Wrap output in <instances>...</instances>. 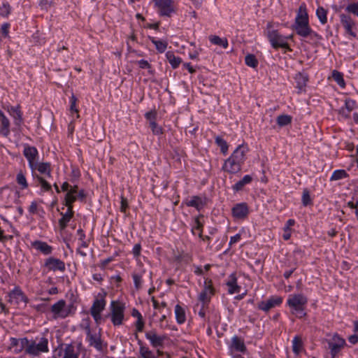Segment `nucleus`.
<instances>
[{"label": "nucleus", "mask_w": 358, "mask_h": 358, "mask_svg": "<svg viewBox=\"0 0 358 358\" xmlns=\"http://www.w3.org/2000/svg\"><path fill=\"white\" fill-rule=\"evenodd\" d=\"M292 350L296 355H299L302 350L303 343L301 339L296 336L292 341Z\"/></svg>", "instance_id": "nucleus-37"}, {"label": "nucleus", "mask_w": 358, "mask_h": 358, "mask_svg": "<svg viewBox=\"0 0 358 358\" xmlns=\"http://www.w3.org/2000/svg\"><path fill=\"white\" fill-rule=\"evenodd\" d=\"M33 245L36 250L45 255H49L52 252V247L45 242L37 241L33 243Z\"/></svg>", "instance_id": "nucleus-30"}, {"label": "nucleus", "mask_w": 358, "mask_h": 358, "mask_svg": "<svg viewBox=\"0 0 358 358\" xmlns=\"http://www.w3.org/2000/svg\"><path fill=\"white\" fill-rule=\"evenodd\" d=\"M316 15H317L320 22L322 24H324L327 23V10H325L323 7L320 6V7H318V8L316 10Z\"/></svg>", "instance_id": "nucleus-38"}, {"label": "nucleus", "mask_w": 358, "mask_h": 358, "mask_svg": "<svg viewBox=\"0 0 358 358\" xmlns=\"http://www.w3.org/2000/svg\"><path fill=\"white\" fill-rule=\"evenodd\" d=\"M340 17L341 24L345 28L346 32L352 36L355 37L356 34L352 31V29L355 24L354 20L351 18L350 16L345 14H341Z\"/></svg>", "instance_id": "nucleus-17"}, {"label": "nucleus", "mask_w": 358, "mask_h": 358, "mask_svg": "<svg viewBox=\"0 0 358 358\" xmlns=\"http://www.w3.org/2000/svg\"><path fill=\"white\" fill-rule=\"evenodd\" d=\"M111 321L115 326L120 325L124 319V305L119 301H112L111 305Z\"/></svg>", "instance_id": "nucleus-5"}, {"label": "nucleus", "mask_w": 358, "mask_h": 358, "mask_svg": "<svg viewBox=\"0 0 358 358\" xmlns=\"http://www.w3.org/2000/svg\"><path fill=\"white\" fill-rule=\"evenodd\" d=\"M19 343H20V339L15 338H10V347L11 348H19Z\"/></svg>", "instance_id": "nucleus-63"}, {"label": "nucleus", "mask_w": 358, "mask_h": 358, "mask_svg": "<svg viewBox=\"0 0 358 358\" xmlns=\"http://www.w3.org/2000/svg\"><path fill=\"white\" fill-rule=\"evenodd\" d=\"M229 287V294H236L240 292L241 287L237 285V279L235 274L232 273L229 276V280L227 282Z\"/></svg>", "instance_id": "nucleus-27"}, {"label": "nucleus", "mask_w": 358, "mask_h": 358, "mask_svg": "<svg viewBox=\"0 0 358 358\" xmlns=\"http://www.w3.org/2000/svg\"><path fill=\"white\" fill-rule=\"evenodd\" d=\"M62 218L59 220V225L61 230H64L67 224L69 222L71 219L73 217L74 215V212L73 210L72 207H67V211L65 213H62Z\"/></svg>", "instance_id": "nucleus-21"}, {"label": "nucleus", "mask_w": 358, "mask_h": 358, "mask_svg": "<svg viewBox=\"0 0 358 358\" xmlns=\"http://www.w3.org/2000/svg\"><path fill=\"white\" fill-rule=\"evenodd\" d=\"M282 299L280 296H272L266 301H262L259 304V308L264 311H268L270 309L282 303Z\"/></svg>", "instance_id": "nucleus-14"}, {"label": "nucleus", "mask_w": 358, "mask_h": 358, "mask_svg": "<svg viewBox=\"0 0 358 358\" xmlns=\"http://www.w3.org/2000/svg\"><path fill=\"white\" fill-rule=\"evenodd\" d=\"M294 78L296 83V87L300 90L306 87L308 80V76L306 74L302 73H296Z\"/></svg>", "instance_id": "nucleus-29"}, {"label": "nucleus", "mask_w": 358, "mask_h": 358, "mask_svg": "<svg viewBox=\"0 0 358 358\" xmlns=\"http://www.w3.org/2000/svg\"><path fill=\"white\" fill-rule=\"evenodd\" d=\"M135 325H136V331L141 332L143 330V327H144V322H143V318H140L139 320H137Z\"/></svg>", "instance_id": "nucleus-59"}, {"label": "nucleus", "mask_w": 358, "mask_h": 358, "mask_svg": "<svg viewBox=\"0 0 358 358\" xmlns=\"http://www.w3.org/2000/svg\"><path fill=\"white\" fill-rule=\"evenodd\" d=\"M241 239V235L240 234H236L235 236L231 237L229 244L232 245L237 242H238Z\"/></svg>", "instance_id": "nucleus-64"}, {"label": "nucleus", "mask_w": 358, "mask_h": 358, "mask_svg": "<svg viewBox=\"0 0 358 358\" xmlns=\"http://www.w3.org/2000/svg\"><path fill=\"white\" fill-rule=\"evenodd\" d=\"M80 351L71 344L66 345L64 349L60 350L59 356L61 358H78Z\"/></svg>", "instance_id": "nucleus-15"}, {"label": "nucleus", "mask_w": 358, "mask_h": 358, "mask_svg": "<svg viewBox=\"0 0 358 358\" xmlns=\"http://www.w3.org/2000/svg\"><path fill=\"white\" fill-rule=\"evenodd\" d=\"M209 40L212 43L222 46L224 48L228 47V41L226 38H220L218 36H210Z\"/></svg>", "instance_id": "nucleus-33"}, {"label": "nucleus", "mask_w": 358, "mask_h": 358, "mask_svg": "<svg viewBox=\"0 0 358 358\" xmlns=\"http://www.w3.org/2000/svg\"><path fill=\"white\" fill-rule=\"evenodd\" d=\"M54 4L53 1L48 0H41L39 6L42 9L48 10L50 7Z\"/></svg>", "instance_id": "nucleus-55"}, {"label": "nucleus", "mask_w": 358, "mask_h": 358, "mask_svg": "<svg viewBox=\"0 0 358 358\" xmlns=\"http://www.w3.org/2000/svg\"><path fill=\"white\" fill-rule=\"evenodd\" d=\"M35 169H37L41 173H46L48 177H50V167L49 163L36 164Z\"/></svg>", "instance_id": "nucleus-44"}, {"label": "nucleus", "mask_w": 358, "mask_h": 358, "mask_svg": "<svg viewBox=\"0 0 358 358\" xmlns=\"http://www.w3.org/2000/svg\"><path fill=\"white\" fill-rule=\"evenodd\" d=\"M45 266L50 271H59L64 272L65 271V264L59 259L55 257H49L45 260Z\"/></svg>", "instance_id": "nucleus-13"}, {"label": "nucleus", "mask_w": 358, "mask_h": 358, "mask_svg": "<svg viewBox=\"0 0 358 358\" xmlns=\"http://www.w3.org/2000/svg\"><path fill=\"white\" fill-rule=\"evenodd\" d=\"M9 301L10 302H14L16 304L20 303V302H24L27 303V298L24 294L22 291L18 288H15L12 292L9 293Z\"/></svg>", "instance_id": "nucleus-18"}, {"label": "nucleus", "mask_w": 358, "mask_h": 358, "mask_svg": "<svg viewBox=\"0 0 358 358\" xmlns=\"http://www.w3.org/2000/svg\"><path fill=\"white\" fill-rule=\"evenodd\" d=\"M10 12V8L9 5L3 4V6L0 7V15L1 16H7Z\"/></svg>", "instance_id": "nucleus-56"}, {"label": "nucleus", "mask_w": 358, "mask_h": 358, "mask_svg": "<svg viewBox=\"0 0 358 358\" xmlns=\"http://www.w3.org/2000/svg\"><path fill=\"white\" fill-rule=\"evenodd\" d=\"M151 41L153 44H155L156 49L159 52L162 53L166 50V49L167 48V45H168L167 42L164 41L156 40L154 38H152L151 39Z\"/></svg>", "instance_id": "nucleus-41"}, {"label": "nucleus", "mask_w": 358, "mask_h": 358, "mask_svg": "<svg viewBox=\"0 0 358 358\" xmlns=\"http://www.w3.org/2000/svg\"><path fill=\"white\" fill-rule=\"evenodd\" d=\"M252 178L250 176L246 175L241 180L237 182L234 186L233 189L235 191H240L243 189V187L251 182Z\"/></svg>", "instance_id": "nucleus-32"}, {"label": "nucleus", "mask_w": 358, "mask_h": 358, "mask_svg": "<svg viewBox=\"0 0 358 358\" xmlns=\"http://www.w3.org/2000/svg\"><path fill=\"white\" fill-rule=\"evenodd\" d=\"M175 314L177 322L179 324H182L186 320L185 313L184 309L180 306L176 305L175 307Z\"/></svg>", "instance_id": "nucleus-34"}, {"label": "nucleus", "mask_w": 358, "mask_h": 358, "mask_svg": "<svg viewBox=\"0 0 358 358\" xmlns=\"http://www.w3.org/2000/svg\"><path fill=\"white\" fill-rule=\"evenodd\" d=\"M308 23V16L306 12V8L304 6H301L299 8L297 16L295 19V24H305Z\"/></svg>", "instance_id": "nucleus-23"}, {"label": "nucleus", "mask_w": 358, "mask_h": 358, "mask_svg": "<svg viewBox=\"0 0 358 358\" xmlns=\"http://www.w3.org/2000/svg\"><path fill=\"white\" fill-rule=\"evenodd\" d=\"M24 155L27 159L30 167L34 169L36 166L35 164L36 158L38 155V151L36 148L27 146L24 149Z\"/></svg>", "instance_id": "nucleus-16"}, {"label": "nucleus", "mask_w": 358, "mask_h": 358, "mask_svg": "<svg viewBox=\"0 0 358 358\" xmlns=\"http://www.w3.org/2000/svg\"><path fill=\"white\" fill-rule=\"evenodd\" d=\"M185 204L187 206L194 207L197 210H200L204 206L205 201L198 196H193L185 201Z\"/></svg>", "instance_id": "nucleus-24"}, {"label": "nucleus", "mask_w": 358, "mask_h": 358, "mask_svg": "<svg viewBox=\"0 0 358 358\" xmlns=\"http://www.w3.org/2000/svg\"><path fill=\"white\" fill-rule=\"evenodd\" d=\"M0 117H1L0 133L4 136H8L10 134L9 120L5 116L3 113L1 111H0Z\"/></svg>", "instance_id": "nucleus-26"}, {"label": "nucleus", "mask_w": 358, "mask_h": 358, "mask_svg": "<svg viewBox=\"0 0 358 358\" xmlns=\"http://www.w3.org/2000/svg\"><path fill=\"white\" fill-rule=\"evenodd\" d=\"M294 29L298 35L304 38L308 37V34H312L309 24L294 25Z\"/></svg>", "instance_id": "nucleus-28"}, {"label": "nucleus", "mask_w": 358, "mask_h": 358, "mask_svg": "<svg viewBox=\"0 0 358 358\" xmlns=\"http://www.w3.org/2000/svg\"><path fill=\"white\" fill-rule=\"evenodd\" d=\"M156 115V112L155 111H150L145 113V117L149 121V123L155 122Z\"/></svg>", "instance_id": "nucleus-58"}, {"label": "nucleus", "mask_w": 358, "mask_h": 358, "mask_svg": "<svg viewBox=\"0 0 358 358\" xmlns=\"http://www.w3.org/2000/svg\"><path fill=\"white\" fill-rule=\"evenodd\" d=\"M30 342L31 341L28 340L27 338H20L19 348L15 349V352L16 353H19L24 349L26 351L30 344Z\"/></svg>", "instance_id": "nucleus-46"}, {"label": "nucleus", "mask_w": 358, "mask_h": 358, "mask_svg": "<svg viewBox=\"0 0 358 358\" xmlns=\"http://www.w3.org/2000/svg\"><path fill=\"white\" fill-rule=\"evenodd\" d=\"M346 10L358 16V2L349 4L346 7Z\"/></svg>", "instance_id": "nucleus-53"}, {"label": "nucleus", "mask_w": 358, "mask_h": 358, "mask_svg": "<svg viewBox=\"0 0 358 358\" xmlns=\"http://www.w3.org/2000/svg\"><path fill=\"white\" fill-rule=\"evenodd\" d=\"M145 338L150 341L153 348L162 347L166 336L165 335H158L156 331L152 330L145 333Z\"/></svg>", "instance_id": "nucleus-12"}, {"label": "nucleus", "mask_w": 358, "mask_h": 358, "mask_svg": "<svg viewBox=\"0 0 358 358\" xmlns=\"http://www.w3.org/2000/svg\"><path fill=\"white\" fill-rule=\"evenodd\" d=\"M141 246L140 244H136L133 248V254L135 257H138L141 254Z\"/></svg>", "instance_id": "nucleus-62"}, {"label": "nucleus", "mask_w": 358, "mask_h": 358, "mask_svg": "<svg viewBox=\"0 0 358 358\" xmlns=\"http://www.w3.org/2000/svg\"><path fill=\"white\" fill-rule=\"evenodd\" d=\"M68 192L73 193V194H78V197L80 198V200L83 201L85 199L86 194L85 193V191L83 189H78V185H73L70 187V189Z\"/></svg>", "instance_id": "nucleus-47"}, {"label": "nucleus", "mask_w": 358, "mask_h": 358, "mask_svg": "<svg viewBox=\"0 0 358 358\" xmlns=\"http://www.w3.org/2000/svg\"><path fill=\"white\" fill-rule=\"evenodd\" d=\"M348 176V174L345 170L339 169L334 171L331 176V180H338L345 178Z\"/></svg>", "instance_id": "nucleus-39"}, {"label": "nucleus", "mask_w": 358, "mask_h": 358, "mask_svg": "<svg viewBox=\"0 0 358 358\" xmlns=\"http://www.w3.org/2000/svg\"><path fill=\"white\" fill-rule=\"evenodd\" d=\"M302 203H303V206H305L311 203L310 194L307 189H305L303 192Z\"/></svg>", "instance_id": "nucleus-52"}, {"label": "nucleus", "mask_w": 358, "mask_h": 358, "mask_svg": "<svg viewBox=\"0 0 358 358\" xmlns=\"http://www.w3.org/2000/svg\"><path fill=\"white\" fill-rule=\"evenodd\" d=\"M132 278L134 280L135 287L136 289H139L141 286L142 276L136 273H133Z\"/></svg>", "instance_id": "nucleus-54"}, {"label": "nucleus", "mask_w": 358, "mask_h": 358, "mask_svg": "<svg viewBox=\"0 0 358 358\" xmlns=\"http://www.w3.org/2000/svg\"><path fill=\"white\" fill-rule=\"evenodd\" d=\"M137 63L141 69H150L151 68L150 64L146 60L141 59L140 61H138Z\"/></svg>", "instance_id": "nucleus-60"}, {"label": "nucleus", "mask_w": 358, "mask_h": 358, "mask_svg": "<svg viewBox=\"0 0 358 358\" xmlns=\"http://www.w3.org/2000/svg\"><path fill=\"white\" fill-rule=\"evenodd\" d=\"M248 151L246 145H239L231 155L225 160L222 169L229 173H236L241 170L245 160V154Z\"/></svg>", "instance_id": "nucleus-1"}, {"label": "nucleus", "mask_w": 358, "mask_h": 358, "mask_svg": "<svg viewBox=\"0 0 358 358\" xmlns=\"http://www.w3.org/2000/svg\"><path fill=\"white\" fill-rule=\"evenodd\" d=\"M9 27H10V24L8 23H4L2 24L1 31V34L4 36V37H7L8 36Z\"/></svg>", "instance_id": "nucleus-61"}, {"label": "nucleus", "mask_w": 358, "mask_h": 358, "mask_svg": "<svg viewBox=\"0 0 358 358\" xmlns=\"http://www.w3.org/2000/svg\"><path fill=\"white\" fill-rule=\"evenodd\" d=\"M232 215L236 220H244L249 213L248 206L246 203H240L236 204L232 208Z\"/></svg>", "instance_id": "nucleus-11"}, {"label": "nucleus", "mask_w": 358, "mask_h": 358, "mask_svg": "<svg viewBox=\"0 0 358 358\" xmlns=\"http://www.w3.org/2000/svg\"><path fill=\"white\" fill-rule=\"evenodd\" d=\"M149 126L151 128L153 134L161 135L163 134V129L158 125L156 122H150Z\"/></svg>", "instance_id": "nucleus-49"}, {"label": "nucleus", "mask_w": 358, "mask_h": 358, "mask_svg": "<svg viewBox=\"0 0 358 358\" xmlns=\"http://www.w3.org/2000/svg\"><path fill=\"white\" fill-rule=\"evenodd\" d=\"M245 62L248 66L252 68L257 67L258 64L257 59H256L255 56L252 54H249L245 56Z\"/></svg>", "instance_id": "nucleus-45"}, {"label": "nucleus", "mask_w": 358, "mask_h": 358, "mask_svg": "<svg viewBox=\"0 0 358 358\" xmlns=\"http://www.w3.org/2000/svg\"><path fill=\"white\" fill-rule=\"evenodd\" d=\"M17 182L20 185L22 186V189L27 188L28 186L26 178L22 172H20L17 173Z\"/></svg>", "instance_id": "nucleus-50"}, {"label": "nucleus", "mask_w": 358, "mask_h": 358, "mask_svg": "<svg viewBox=\"0 0 358 358\" xmlns=\"http://www.w3.org/2000/svg\"><path fill=\"white\" fill-rule=\"evenodd\" d=\"M292 122V117L287 115H279L277 117V123L279 126L283 127L290 124Z\"/></svg>", "instance_id": "nucleus-43"}, {"label": "nucleus", "mask_w": 358, "mask_h": 358, "mask_svg": "<svg viewBox=\"0 0 358 358\" xmlns=\"http://www.w3.org/2000/svg\"><path fill=\"white\" fill-rule=\"evenodd\" d=\"M37 179H38L41 187L45 191L51 190V185L43 178L37 176Z\"/></svg>", "instance_id": "nucleus-51"}, {"label": "nucleus", "mask_w": 358, "mask_h": 358, "mask_svg": "<svg viewBox=\"0 0 358 358\" xmlns=\"http://www.w3.org/2000/svg\"><path fill=\"white\" fill-rule=\"evenodd\" d=\"M308 303V299L302 294H293L288 296L287 305L291 308V313L301 318L306 315L304 310Z\"/></svg>", "instance_id": "nucleus-2"}, {"label": "nucleus", "mask_w": 358, "mask_h": 358, "mask_svg": "<svg viewBox=\"0 0 358 358\" xmlns=\"http://www.w3.org/2000/svg\"><path fill=\"white\" fill-rule=\"evenodd\" d=\"M48 340L42 337L38 343L34 340L31 341L28 348L26 350V354L31 356H38L42 352H48Z\"/></svg>", "instance_id": "nucleus-4"}, {"label": "nucleus", "mask_w": 358, "mask_h": 358, "mask_svg": "<svg viewBox=\"0 0 358 358\" xmlns=\"http://www.w3.org/2000/svg\"><path fill=\"white\" fill-rule=\"evenodd\" d=\"M139 345V357L140 358H158L149 348L145 346L141 340L138 341Z\"/></svg>", "instance_id": "nucleus-25"}, {"label": "nucleus", "mask_w": 358, "mask_h": 358, "mask_svg": "<svg viewBox=\"0 0 358 358\" xmlns=\"http://www.w3.org/2000/svg\"><path fill=\"white\" fill-rule=\"evenodd\" d=\"M215 143L220 148L221 152L224 155H226L228 151V148H229L227 141H224L220 136H216L215 137Z\"/></svg>", "instance_id": "nucleus-40"}, {"label": "nucleus", "mask_w": 358, "mask_h": 358, "mask_svg": "<svg viewBox=\"0 0 358 358\" xmlns=\"http://www.w3.org/2000/svg\"><path fill=\"white\" fill-rule=\"evenodd\" d=\"M356 107V101L350 99H346L345 100V107L341 108L338 113L343 117L347 118L349 117L350 112Z\"/></svg>", "instance_id": "nucleus-22"}, {"label": "nucleus", "mask_w": 358, "mask_h": 358, "mask_svg": "<svg viewBox=\"0 0 358 358\" xmlns=\"http://www.w3.org/2000/svg\"><path fill=\"white\" fill-rule=\"evenodd\" d=\"M232 347L239 352H243L245 350L243 341L237 336L232 338Z\"/></svg>", "instance_id": "nucleus-36"}, {"label": "nucleus", "mask_w": 358, "mask_h": 358, "mask_svg": "<svg viewBox=\"0 0 358 358\" xmlns=\"http://www.w3.org/2000/svg\"><path fill=\"white\" fill-rule=\"evenodd\" d=\"M328 348L330 350L331 358H335L338 352L346 345L345 339L334 334L331 338L327 340Z\"/></svg>", "instance_id": "nucleus-6"}, {"label": "nucleus", "mask_w": 358, "mask_h": 358, "mask_svg": "<svg viewBox=\"0 0 358 358\" xmlns=\"http://www.w3.org/2000/svg\"><path fill=\"white\" fill-rule=\"evenodd\" d=\"M166 57L173 69L177 68L181 63V59L175 56L173 52L169 51L166 53Z\"/></svg>", "instance_id": "nucleus-31"}, {"label": "nucleus", "mask_w": 358, "mask_h": 358, "mask_svg": "<svg viewBox=\"0 0 358 358\" xmlns=\"http://www.w3.org/2000/svg\"><path fill=\"white\" fill-rule=\"evenodd\" d=\"M51 311L54 314V318H65L69 311L66 308V301L63 299L58 301L51 306Z\"/></svg>", "instance_id": "nucleus-10"}, {"label": "nucleus", "mask_w": 358, "mask_h": 358, "mask_svg": "<svg viewBox=\"0 0 358 358\" xmlns=\"http://www.w3.org/2000/svg\"><path fill=\"white\" fill-rule=\"evenodd\" d=\"M332 78L341 87H344L345 82L343 80V74L337 71H334L332 73Z\"/></svg>", "instance_id": "nucleus-48"}, {"label": "nucleus", "mask_w": 358, "mask_h": 358, "mask_svg": "<svg viewBox=\"0 0 358 358\" xmlns=\"http://www.w3.org/2000/svg\"><path fill=\"white\" fill-rule=\"evenodd\" d=\"M214 294V288L212 285V280L206 278L204 282V288L199 296V300L203 304L209 302L211 296Z\"/></svg>", "instance_id": "nucleus-9"}, {"label": "nucleus", "mask_w": 358, "mask_h": 358, "mask_svg": "<svg viewBox=\"0 0 358 358\" xmlns=\"http://www.w3.org/2000/svg\"><path fill=\"white\" fill-rule=\"evenodd\" d=\"M80 198L78 197V194H73L71 192H66L64 198V205L67 207H72L73 208V203Z\"/></svg>", "instance_id": "nucleus-35"}, {"label": "nucleus", "mask_w": 358, "mask_h": 358, "mask_svg": "<svg viewBox=\"0 0 358 358\" xmlns=\"http://www.w3.org/2000/svg\"><path fill=\"white\" fill-rule=\"evenodd\" d=\"M85 331L89 345L99 351H102L103 344L100 333H92L89 325L85 327Z\"/></svg>", "instance_id": "nucleus-7"}, {"label": "nucleus", "mask_w": 358, "mask_h": 358, "mask_svg": "<svg viewBox=\"0 0 358 358\" xmlns=\"http://www.w3.org/2000/svg\"><path fill=\"white\" fill-rule=\"evenodd\" d=\"M8 112L13 117L14 122L17 126H20L23 122L22 113L20 106H11L8 108Z\"/></svg>", "instance_id": "nucleus-20"}, {"label": "nucleus", "mask_w": 358, "mask_h": 358, "mask_svg": "<svg viewBox=\"0 0 358 358\" xmlns=\"http://www.w3.org/2000/svg\"><path fill=\"white\" fill-rule=\"evenodd\" d=\"M273 23L269 22L267 24L266 36L274 49L280 48L289 50V44L287 41L288 38H291L292 36H285L280 34L277 30L273 29Z\"/></svg>", "instance_id": "nucleus-3"}, {"label": "nucleus", "mask_w": 358, "mask_h": 358, "mask_svg": "<svg viewBox=\"0 0 358 358\" xmlns=\"http://www.w3.org/2000/svg\"><path fill=\"white\" fill-rule=\"evenodd\" d=\"M128 208V202L127 199L124 198L123 196H121V206L120 210L122 213H125Z\"/></svg>", "instance_id": "nucleus-57"}, {"label": "nucleus", "mask_w": 358, "mask_h": 358, "mask_svg": "<svg viewBox=\"0 0 358 358\" xmlns=\"http://www.w3.org/2000/svg\"><path fill=\"white\" fill-rule=\"evenodd\" d=\"M294 224V220L289 219L287 221L286 225L285 226L283 230L284 234L282 235V237L285 240H289L291 236L290 233V227L293 226Z\"/></svg>", "instance_id": "nucleus-42"}, {"label": "nucleus", "mask_w": 358, "mask_h": 358, "mask_svg": "<svg viewBox=\"0 0 358 358\" xmlns=\"http://www.w3.org/2000/svg\"><path fill=\"white\" fill-rule=\"evenodd\" d=\"M105 306L106 301L104 298L102 296H101L100 297H97L94 300L90 308L91 315H97L98 313H101L104 309Z\"/></svg>", "instance_id": "nucleus-19"}, {"label": "nucleus", "mask_w": 358, "mask_h": 358, "mask_svg": "<svg viewBox=\"0 0 358 358\" xmlns=\"http://www.w3.org/2000/svg\"><path fill=\"white\" fill-rule=\"evenodd\" d=\"M154 2L161 15L169 17L174 11L171 0H154Z\"/></svg>", "instance_id": "nucleus-8"}]
</instances>
